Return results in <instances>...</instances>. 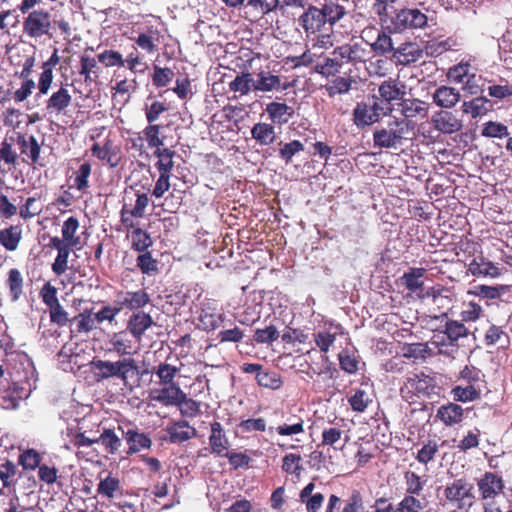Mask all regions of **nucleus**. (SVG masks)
Wrapping results in <instances>:
<instances>
[{"mask_svg": "<svg viewBox=\"0 0 512 512\" xmlns=\"http://www.w3.org/2000/svg\"><path fill=\"white\" fill-rule=\"evenodd\" d=\"M368 54L366 48L358 42L344 43L335 47L330 56L324 57L323 61L316 65L315 70L326 78L336 76L345 65L356 67L366 63Z\"/></svg>", "mask_w": 512, "mask_h": 512, "instance_id": "f257e3e1", "label": "nucleus"}, {"mask_svg": "<svg viewBox=\"0 0 512 512\" xmlns=\"http://www.w3.org/2000/svg\"><path fill=\"white\" fill-rule=\"evenodd\" d=\"M91 369L97 382L109 378H118L123 384L128 383V379L139 374V367L134 358H121L115 362L101 359H93Z\"/></svg>", "mask_w": 512, "mask_h": 512, "instance_id": "f03ea898", "label": "nucleus"}, {"mask_svg": "<svg viewBox=\"0 0 512 512\" xmlns=\"http://www.w3.org/2000/svg\"><path fill=\"white\" fill-rule=\"evenodd\" d=\"M391 27L394 32H412L429 27L428 15L417 7L396 9L391 17Z\"/></svg>", "mask_w": 512, "mask_h": 512, "instance_id": "7ed1b4c3", "label": "nucleus"}, {"mask_svg": "<svg viewBox=\"0 0 512 512\" xmlns=\"http://www.w3.org/2000/svg\"><path fill=\"white\" fill-rule=\"evenodd\" d=\"M409 123L404 120L389 122L387 127H381L373 132V143L380 149H397L409 133Z\"/></svg>", "mask_w": 512, "mask_h": 512, "instance_id": "20e7f679", "label": "nucleus"}, {"mask_svg": "<svg viewBox=\"0 0 512 512\" xmlns=\"http://www.w3.org/2000/svg\"><path fill=\"white\" fill-rule=\"evenodd\" d=\"M435 389V381L424 373H412L400 388L402 398L409 402H415V398L429 397Z\"/></svg>", "mask_w": 512, "mask_h": 512, "instance_id": "39448f33", "label": "nucleus"}, {"mask_svg": "<svg viewBox=\"0 0 512 512\" xmlns=\"http://www.w3.org/2000/svg\"><path fill=\"white\" fill-rule=\"evenodd\" d=\"M446 500L458 509L470 508L474 504L473 486L466 479H456L444 489Z\"/></svg>", "mask_w": 512, "mask_h": 512, "instance_id": "423d86ee", "label": "nucleus"}, {"mask_svg": "<svg viewBox=\"0 0 512 512\" xmlns=\"http://www.w3.org/2000/svg\"><path fill=\"white\" fill-rule=\"evenodd\" d=\"M51 28V14L44 9L31 11L23 21V32L31 38L50 35Z\"/></svg>", "mask_w": 512, "mask_h": 512, "instance_id": "0eeeda50", "label": "nucleus"}, {"mask_svg": "<svg viewBox=\"0 0 512 512\" xmlns=\"http://www.w3.org/2000/svg\"><path fill=\"white\" fill-rule=\"evenodd\" d=\"M389 113L388 107H382L378 101L372 105L365 102H358L353 110V122L358 128L370 126L380 120L381 115Z\"/></svg>", "mask_w": 512, "mask_h": 512, "instance_id": "6e6552de", "label": "nucleus"}, {"mask_svg": "<svg viewBox=\"0 0 512 512\" xmlns=\"http://www.w3.org/2000/svg\"><path fill=\"white\" fill-rule=\"evenodd\" d=\"M115 304L121 312L123 309L133 312L141 311L145 306L150 304L151 297L145 289L135 291L119 290L115 293Z\"/></svg>", "mask_w": 512, "mask_h": 512, "instance_id": "1a4fd4ad", "label": "nucleus"}, {"mask_svg": "<svg viewBox=\"0 0 512 512\" xmlns=\"http://www.w3.org/2000/svg\"><path fill=\"white\" fill-rule=\"evenodd\" d=\"M406 86L398 79L389 78L383 81L378 88V97L375 101L382 107H388L389 113L393 110L394 101H402L406 95Z\"/></svg>", "mask_w": 512, "mask_h": 512, "instance_id": "9d476101", "label": "nucleus"}, {"mask_svg": "<svg viewBox=\"0 0 512 512\" xmlns=\"http://www.w3.org/2000/svg\"><path fill=\"white\" fill-rule=\"evenodd\" d=\"M98 61L102 63L105 67H126L133 73L138 72L137 67L139 65H145L143 62V58L134 48V51L129 53L126 59H123V56L120 52L115 50H104L102 53L98 54Z\"/></svg>", "mask_w": 512, "mask_h": 512, "instance_id": "9b49d317", "label": "nucleus"}, {"mask_svg": "<svg viewBox=\"0 0 512 512\" xmlns=\"http://www.w3.org/2000/svg\"><path fill=\"white\" fill-rule=\"evenodd\" d=\"M124 428L121 425L117 427H103L100 435L97 437L103 451L109 455L120 456L124 450Z\"/></svg>", "mask_w": 512, "mask_h": 512, "instance_id": "f8f14e48", "label": "nucleus"}, {"mask_svg": "<svg viewBox=\"0 0 512 512\" xmlns=\"http://www.w3.org/2000/svg\"><path fill=\"white\" fill-rule=\"evenodd\" d=\"M252 74L255 92L268 93L283 91L292 86L291 83L282 82V78L279 75L273 74L268 66Z\"/></svg>", "mask_w": 512, "mask_h": 512, "instance_id": "ddd939ff", "label": "nucleus"}, {"mask_svg": "<svg viewBox=\"0 0 512 512\" xmlns=\"http://www.w3.org/2000/svg\"><path fill=\"white\" fill-rule=\"evenodd\" d=\"M476 485L479 493V499L482 501L496 499L503 493L505 484L502 476L485 472L481 477L476 479Z\"/></svg>", "mask_w": 512, "mask_h": 512, "instance_id": "4468645a", "label": "nucleus"}, {"mask_svg": "<svg viewBox=\"0 0 512 512\" xmlns=\"http://www.w3.org/2000/svg\"><path fill=\"white\" fill-rule=\"evenodd\" d=\"M124 440L127 448H124L123 452L126 456L134 455L142 450H148L153 444L149 434L140 431L135 425H129L126 430L124 429Z\"/></svg>", "mask_w": 512, "mask_h": 512, "instance_id": "2eb2a0df", "label": "nucleus"}, {"mask_svg": "<svg viewBox=\"0 0 512 512\" xmlns=\"http://www.w3.org/2000/svg\"><path fill=\"white\" fill-rule=\"evenodd\" d=\"M298 23L307 37L321 32L326 25L320 8L312 4L304 8L303 13L298 18Z\"/></svg>", "mask_w": 512, "mask_h": 512, "instance_id": "dca6fc26", "label": "nucleus"}, {"mask_svg": "<svg viewBox=\"0 0 512 512\" xmlns=\"http://www.w3.org/2000/svg\"><path fill=\"white\" fill-rule=\"evenodd\" d=\"M161 388L152 389L148 398L150 401H156L164 406L179 405V399H184V392L178 383L160 385Z\"/></svg>", "mask_w": 512, "mask_h": 512, "instance_id": "f3484780", "label": "nucleus"}, {"mask_svg": "<svg viewBox=\"0 0 512 512\" xmlns=\"http://www.w3.org/2000/svg\"><path fill=\"white\" fill-rule=\"evenodd\" d=\"M423 57V50L413 42H402L395 46L390 59L396 64L407 66L417 62Z\"/></svg>", "mask_w": 512, "mask_h": 512, "instance_id": "a211bd4d", "label": "nucleus"}, {"mask_svg": "<svg viewBox=\"0 0 512 512\" xmlns=\"http://www.w3.org/2000/svg\"><path fill=\"white\" fill-rule=\"evenodd\" d=\"M208 441L210 453L217 457H223L229 451L230 441L222 424L218 421L210 424Z\"/></svg>", "mask_w": 512, "mask_h": 512, "instance_id": "6ab92c4d", "label": "nucleus"}, {"mask_svg": "<svg viewBox=\"0 0 512 512\" xmlns=\"http://www.w3.org/2000/svg\"><path fill=\"white\" fill-rule=\"evenodd\" d=\"M154 325V320L149 313L143 311L133 312L126 323V331L136 342L140 343L145 332Z\"/></svg>", "mask_w": 512, "mask_h": 512, "instance_id": "aec40b11", "label": "nucleus"}, {"mask_svg": "<svg viewBox=\"0 0 512 512\" xmlns=\"http://www.w3.org/2000/svg\"><path fill=\"white\" fill-rule=\"evenodd\" d=\"M72 103V95L66 86L61 85L45 102V111L48 115L59 116L65 114Z\"/></svg>", "mask_w": 512, "mask_h": 512, "instance_id": "412c9836", "label": "nucleus"}, {"mask_svg": "<svg viewBox=\"0 0 512 512\" xmlns=\"http://www.w3.org/2000/svg\"><path fill=\"white\" fill-rule=\"evenodd\" d=\"M136 202L133 208L129 209L127 204H124L120 211V220L123 226L127 229L134 228L135 223L133 218H142L145 210L149 204V197L146 193L136 194Z\"/></svg>", "mask_w": 512, "mask_h": 512, "instance_id": "4be33fe9", "label": "nucleus"}, {"mask_svg": "<svg viewBox=\"0 0 512 512\" xmlns=\"http://www.w3.org/2000/svg\"><path fill=\"white\" fill-rule=\"evenodd\" d=\"M431 123L435 130L443 134H453L461 131L463 127L462 121L450 111L436 112L432 118Z\"/></svg>", "mask_w": 512, "mask_h": 512, "instance_id": "5701e85b", "label": "nucleus"}, {"mask_svg": "<svg viewBox=\"0 0 512 512\" xmlns=\"http://www.w3.org/2000/svg\"><path fill=\"white\" fill-rule=\"evenodd\" d=\"M14 135H16V143L19 145L20 152L28 158V163L42 166L39 162L41 145L38 143L37 138L34 135H26L21 132H16Z\"/></svg>", "mask_w": 512, "mask_h": 512, "instance_id": "b1692460", "label": "nucleus"}, {"mask_svg": "<svg viewBox=\"0 0 512 512\" xmlns=\"http://www.w3.org/2000/svg\"><path fill=\"white\" fill-rule=\"evenodd\" d=\"M160 32L154 26H148L145 30L137 32V35L131 36L129 39L141 50L147 54H154L158 51L157 42Z\"/></svg>", "mask_w": 512, "mask_h": 512, "instance_id": "393cba45", "label": "nucleus"}, {"mask_svg": "<svg viewBox=\"0 0 512 512\" xmlns=\"http://www.w3.org/2000/svg\"><path fill=\"white\" fill-rule=\"evenodd\" d=\"M169 435V442L173 444H181L197 435V430L186 420H179L166 428Z\"/></svg>", "mask_w": 512, "mask_h": 512, "instance_id": "a878e982", "label": "nucleus"}, {"mask_svg": "<svg viewBox=\"0 0 512 512\" xmlns=\"http://www.w3.org/2000/svg\"><path fill=\"white\" fill-rule=\"evenodd\" d=\"M245 18L250 21H257L264 15L278 8L277 0H248L244 5Z\"/></svg>", "mask_w": 512, "mask_h": 512, "instance_id": "bb28decb", "label": "nucleus"}, {"mask_svg": "<svg viewBox=\"0 0 512 512\" xmlns=\"http://www.w3.org/2000/svg\"><path fill=\"white\" fill-rule=\"evenodd\" d=\"M269 120L275 125H285L294 116V108L284 102H270L265 109Z\"/></svg>", "mask_w": 512, "mask_h": 512, "instance_id": "cd10ccee", "label": "nucleus"}, {"mask_svg": "<svg viewBox=\"0 0 512 512\" xmlns=\"http://www.w3.org/2000/svg\"><path fill=\"white\" fill-rule=\"evenodd\" d=\"M436 417L446 426H454L463 421L464 409L461 405L448 402L441 405L436 412Z\"/></svg>", "mask_w": 512, "mask_h": 512, "instance_id": "c85d7f7f", "label": "nucleus"}, {"mask_svg": "<svg viewBox=\"0 0 512 512\" xmlns=\"http://www.w3.org/2000/svg\"><path fill=\"white\" fill-rule=\"evenodd\" d=\"M461 109L464 114L470 115L472 119H477L491 111L493 103L485 96H478L469 101H464Z\"/></svg>", "mask_w": 512, "mask_h": 512, "instance_id": "c756f323", "label": "nucleus"}, {"mask_svg": "<svg viewBox=\"0 0 512 512\" xmlns=\"http://www.w3.org/2000/svg\"><path fill=\"white\" fill-rule=\"evenodd\" d=\"M432 98L437 106L450 109L460 101L461 95L456 88L442 85L435 90Z\"/></svg>", "mask_w": 512, "mask_h": 512, "instance_id": "7c9ffc66", "label": "nucleus"}, {"mask_svg": "<svg viewBox=\"0 0 512 512\" xmlns=\"http://www.w3.org/2000/svg\"><path fill=\"white\" fill-rule=\"evenodd\" d=\"M315 483H308L300 492V502L305 505L307 512H319L324 503V495L320 492L313 493Z\"/></svg>", "mask_w": 512, "mask_h": 512, "instance_id": "2f4dec72", "label": "nucleus"}, {"mask_svg": "<svg viewBox=\"0 0 512 512\" xmlns=\"http://www.w3.org/2000/svg\"><path fill=\"white\" fill-rule=\"evenodd\" d=\"M344 419L335 418L330 425L323 427L321 433V445L337 449L336 444L340 442L344 434Z\"/></svg>", "mask_w": 512, "mask_h": 512, "instance_id": "473e14b6", "label": "nucleus"}, {"mask_svg": "<svg viewBox=\"0 0 512 512\" xmlns=\"http://www.w3.org/2000/svg\"><path fill=\"white\" fill-rule=\"evenodd\" d=\"M22 237L21 225H10L0 229V245L6 251H16L19 247Z\"/></svg>", "mask_w": 512, "mask_h": 512, "instance_id": "72a5a7b5", "label": "nucleus"}, {"mask_svg": "<svg viewBox=\"0 0 512 512\" xmlns=\"http://www.w3.org/2000/svg\"><path fill=\"white\" fill-rule=\"evenodd\" d=\"M400 112L405 118H425L428 115V104L419 99H403L400 103Z\"/></svg>", "mask_w": 512, "mask_h": 512, "instance_id": "f704fd0d", "label": "nucleus"}, {"mask_svg": "<svg viewBox=\"0 0 512 512\" xmlns=\"http://www.w3.org/2000/svg\"><path fill=\"white\" fill-rule=\"evenodd\" d=\"M252 138L261 146H269L276 139L275 127L272 123L258 122L251 129Z\"/></svg>", "mask_w": 512, "mask_h": 512, "instance_id": "c9c22d12", "label": "nucleus"}, {"mask_svg": "<svg viewBox=\"0 0 512 512\" xmlns=\"http://www.w3.org/2000/svg\"><path fill=\"white\" fill-rule=\"evenodd\" d=\"M11 302H17L24 294V278L17 268L8 271L5 281Z\"/></svg>", "mask_w": 512, "mask_h": 512, "instance_id": "e433bc0d", "label": "nucleus"}, {"mask_svg": "<svg viewBox=\"0 0 512 512\" xmlns=\"http://www.w3.org/2000/svg\"><path fill=\"white\" fill-rule=\"evenodd\" d=\"M97 493L102 498L113 499L117 495L122 494V487L120 480L117 477L112 476L110 473L106 477H100V481L97 485Z\"/></svg>", "mask_w": 512, "mask_h": 512, "instance_id": "4c0bfd02", "label": "nucleus"}, {"mask_svg": "<svg viewBox=\"0 0 512 512\" xmlns=\"http://www.w3.org/2000/svg\"><path fill=\"white\" fill-rule=\"evenodd\" d=\"M425 273V268L412 267L401 276V284L405 286L408 291L413 293L422 290L424 287V281L422 278Z\"/></svg>", "mask_w": 512, "mask_h": 512, "instance_id": "58836bf2", "label": "nucleus"}, {"mask_svg": "<svg viewBox=\"0 0 512 512\" xmlns=\"http://www.w3.org/2000/svg\"><path fill=\"white\" fill-rule=\"evenodd\" d=\"M395 44L391 36V31L387 32L381 28L379 34L376 35V40L372 47V52L376 56H391L394 52Z\"/></svg>", "mask_w": 512, "mask_h": 512, "instance_id": "ea45409f", "label": "nucleus"}, {"mask_svg": "<svg viewBox=\"0 0 512 512\" xmlns=\"http://www.w3.org/2000/svg\"><path fill=\"white\" fill-rule=\"evenodd\" d=\"M304 419L299 415H290L285 421L275 428L280 436H293L304 433Z\"/></svg>", "mask_w": 512, "mask_h": 512, "instance_id": "a19ab883", "label": "nucleus"}, {"mask_svg": "<svg viewBox=\"0 0 512 512\" xmlns=\"http://www.w3.org/2000/svg\"><path fill=\"white\" fill-rule=\"evenodd\" d=\"M451 395L457 402H473L481 398L482 388L473 385H456L452 388Z\"/></svg>", "mask_w": 512, "mask_h": 512, "instance_id": "79ce46f5", "label": "nucleus"}, {"mask_svg": "<svg viewBox=\"0 0 512 512\" xmlns=\"http://www.w3.org/2000/svg\"><path fill=\"white\" fill-rule=\"evenodd\" d=\"M161 126L159 124H148L142 130L143 140L147 142L149 149H161L164 146L165 136L161 132Z\"/></svg>", "mask_w": 512, "mask_h": 512, "instance_id": "37998d69", "label": "nucleus"}, {"mask_svg": "<svg viewBox=\"0 0 512 512\" xmlns=\"http://www.w3.org/2000/svg\"><path fill=\"white\" fill-rule=\"evenodd\" d=\"M180 368L165 362H160L157 366L153 367L152 373L158 378L159 385H166L176 383L175 378L179 374Z\"/></svg>", "mask_w": 512, "mask_h": 512, "instance_id": "c03bdc74", "label": "nucleus"}, {"mask_svg": "<svg viewBox=\"0 0 512 512\" xmlns=\"http://www.w3.org/2000/svg\"><path fill=\"white\" fill-rule=\"evenodd\" d=\"M325 24L334 26L339 22L345 15L346 9L334 1H326L320 8Z\"/></svg>", "mask_w": 512, "mask_h": 512, "instance_id": "a18cd8bd", "label": "nucleus"}, {"mask_svg": "<svg viewBox=\"0 0 512 512\" xmlns=\"http://www.w3.org/2000/svg\"><path fill=\"white\" fill-rule=\"evenodd\" d=\"M427 505L428 500L425 496L405 494L398 502L397 507L399 512H423Z\"/></svg>", "mask_w": 512, "mask_h": 512, "instance_id": "49530a36", "label": "nucleus"}, {"mask_svg": "<svg viewBox=\"0 0 512 512\" xmlns=\"http://www.w3.org/2000/svg\"><path fill=\"white\" fill-rule=\"evenodd\" d=\"M70 322L72 324H75V329L71 331L75 332L76 334H88L96 328V325L93 320L92 309H85L83 312L74 316Z\"/></svg>", "mask_w": 512, "mask_h": 512, "instance_id": "de8ad7c7", "label": "nucleus"}, {"mask_svg": "<svg viewBox=\"0 0 512 512\" xmlns=\"http://www.w3.org/2000/svg\"><path fill=\"white\" fill-rule=\"evenodd\" d=\"M353 80L351 77L337 76L323 86L329 98H334L338 94L348 93L352 88Z\"/></svg>", "mask_w": 512, "mask_h": 512, "instance_id": "09e8293b", "label": "nucleus"}, {"mask_svg": "<svg viewBox=\"0 0 512 512\" xmlns=\"http://www.w3.org/2000/svg\"><path fill=\"white\" fill-rule=\"evenodd\" d=\"M79 227V220L74 216L68 217L63 222L61 234L62 237H64V240H67L68 244H70L71 246L80 247L81 245V237L79 235H76Z\"/></svg>", "mask_w": 512, "mask_h": 512, "instance_id": "8fccbe9b", "label": "nucleus"}, {"mask_svg": "<svg viewBox=\"0 0 512 512\" xmlns=\"http://www.w3.org/2000/svg\"><path fill=\"white\" fill-rule=\"evenodd\" d=\"M175 154L176 152L170 148H161L154 151V156L158 158L155 166L159 173L171 174L174 167L173 157Z\"/></svg>", "mask_w": 512, "mask_h": 512, "instance_id": "3c124183", "label": "nucleus"}, {"mask_svg": "<svg viewBox=\"0 0 512 512\" xmlns=\"http://www.w3.org/2000/svg\"><path fill=\"white\" fill-rule=\"evenodd\" d=\"M42 456L34 448L22 451L18 457V464L26 471H34L41 466Z\"/></svg>", "mask_w": 512, "mask_h": 512, "instance_id": "603ef678", "label": "nucleus"}, {"mask_svg": "<svg viewBox=\"0 0 512 512\" xmlns=\"http://www.w3.org/2000/svg\"><path fill=\"white\" fill-rule=\"evenodd\" d=\"M88 50L93 51V48L92 47H88L85 50V52L82 54V56L80 57V70H79V74L84 76L85 82H90L92 80V78H91V74L92 73L95 74L96 77H97L98 76L97 75V70L99 69L98 57L95 58V57L87 55L86 52Z\"/></svg>", "mask_w": 512, "mask_h": 512, "instance_id": "864d4df0", "label": "nucleus"}, {"mask_svg": "<svg viewBox=\"0 0 512 512\" xmlns=\"http://www.w3.org/2000/svg\"><path fill=\"white\" fill-rule=\"evenodd\" d=\"M229 89L233 92H239L241 95H247L250 91H254L253 74L248 72L238 74L229 83Z\"/></svg>", "mask_w": 512, "mask_h": 512, "instance_id": "5fc2aeb1", "label": "nucleus"}, {"mask_svg": "<svg viewBox=\"0 0 512 512\" xmlns=\"http://www.w3.org/2000/svg\"><path fill=\"white\" fill-rule=\"evenodd\" d=\"M404 481H405V494H410L414 496H424L422 494L425 481L422 479L420 475H418L414 471H406L404 473Z\"/></svg>", "mask_w": 512, "mask_h": 512, "instance_id": "6e6d98bb", "label": "nucleus"}, {"mask_svg": "<svg viewBox=\"0 0 512 512\" xmlns=\"http://www.w3.org/2000/svg\"><path fill=\"white\" fill-rule=\"evenodd\" d=\"M109 342L112 349L120 356L132 353V341L128 338L127 331L114 333Z\"/></svg>", "mask_w": 512, "mask_h": 512, "instance_id": "4d7b16f0", "label": "nucleus"}, {"mask_svg": "<svg viewBox=\"0 0 512 512\" xmlns=\"http://www.w3.org/2000/svg\"><path fill=\"white\" fill-rule=\"evenodd\" d=\"M257 384L261 387L277 390L283 385V380L279 373L275 371L263 370L256 374Z\"/></svg>", "mask_w": 512, "mask_h": 512, "instance_id": "13d9d810", "label": "nucleus"}, {"mask_svg": "<svg viewBox=\"0 0 512 512\" xmlns=\"http://www.w3.org/2000/svg\"><path fill=\"white\" fill-rule=\"evenodd\" d=\"M444 334L448 340L457 343L460 338L468 336L469 330L462 321L448 320L444 326Z\"/></svg>", "mask_w": 512, "mask_h": 512, "instance_id": "bf43d9fd", "label": "nucleus"}, {"mask_svg": "<svg viewBox=\"0 0 512 512\" xmlns=\"http://www.w3.org/2000/svg\"><path fill=\"white\" fill-rule=\"evenodd\" d=\"M223 318V314H217L208 309H202L199 314V323L203 330L214 331L221 326Z\"/></svg>", "mask_w": 512, "mask_h": 512, "instance_id": "052dcab7", "label": "nucleus"}, {"mask_svg": "<svg viewBox=\"0 0 512 512\" xmlns=\"http://www.w3.org/2000/svg\"><path fill=\"white\" fill-rule=\"evenodd\" d=\"M136 265L139 270L148 276H154L158 273V261L152 257L149 251L141 252L136 259Z\"/></svg>", "mask_w": 512, "mask_h": 512, "instance_id": "680f3d73", "label": "nucleus"}, {"mask_svg": "<svg viewBox=\"0 0 512 512\" xmlns=\"http://www.w3.org/2000/svg\"><path fill=\"white\" fill-rule=\"evenodd\" d=\"M132 229V249L140 253L146 252L153 243L149 233L135 226Z\"/></svg>", "mask_w": 512, "mask_h": 512, "instance_id": "e2e57ef3", "label": "nucleus"}, {"mask_svg": "<svg viewBox=\"0 0 512 512\" xmlns=\"http://www.w3.org/2000/svg\"><path fill=\"white\" fill-rule=\"evenodd\" d=\"M16 141V135L5 137L0 146V160L7 165H15L18 155L13 149V143Z\"/></svg>", "mask_w": 512, "mask_h": 512, "instance_id": "0e129e2a", "label": "nucleus"}, {"mask_svg": "<svg viewBox=\"0 0 512 512\" xmlns=\"http://www.w3.org/2000/svg\"><path fill=\"white\" fill-rule=\"evenodd\" d=\"M301 461L302 458L300 454L289 453L282 459V470L285 473L294 475L297 479H299L303 470Z\"/></svg>", "mask_w": 512, "mask_h": 512, "instance_id": "69168bd1", "label": "nucleus"}, {"mask_svg": "<svg viewBox=\"0 0 512 512\" xmlns=\"http://www.w3.org/2000/svg\"><path fill=\"white\" fill-rule=\"evenodd\" d=\"M78 246H65L59 249L55 261L52 264V271L55 275L61 276L68 269V259L71 251Z\"/></svg>", "mask_w": 512, "mask_h": 512, "instance_id": "338daca9", "label": "nucleus"}, {"mask_svg": "<svg viewBox=\"0 0 512 512\" xmlns=\"http://www.w3.org/2000/svg\"><path fill=\"white\" fill-rule=\"evenodd\" d=\"M92 166L89 162L82 163L75 172L74 187L81 192H86L89 188V177L91 175Z\"/></svg>", "mask_w": 512, "mask_h": 512, "instance_id": "774afa93", "label": "nucleus"}]
</instances>
